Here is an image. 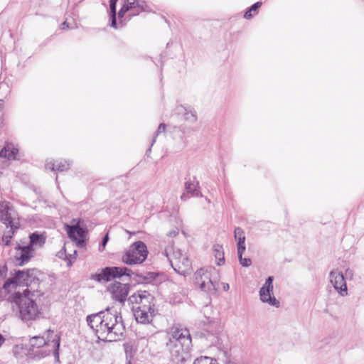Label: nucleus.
<instances>
[{
	"label": "nucleus",
	"mask_w": 364,
	"mask_h": 364,
	"mask_svg": "<svg viewBox=\"0 0 364 364\" xmlns=\"http://www.w3.org/2000/svg\"><path fill=\"white\" fill-rule=\"evenodd\" d=\"M109 241V233L107 232L102 238L100 245L105 248Z\"/></svg>",
	"instance_id": "f704fd0d"
},
{
	"label": "nucleus",
	"mask_w": 364,
	"mask_h": 364,
	"mask_svg": "<svg viewBox=\"0 0 364 364\" xmlns=\"http://www.w3.org/2000/svg\"><path fill=\"white\" fill-rule=\"evenodd\" d=\"M193 364H218L217 360L208 356H200L195 359Z\"/></svg>",
	"instance_id": "bb28decb"
},
{
	"label": "nucleus",
	"mask_w": 364,
	"mask_h": 364,
	"mask_svg": "<svg viewBox=\"0 0 364 364\" xmlns=\"http://www.w3.org/2000/svg\"><path fill=\"white\" fill-rule=\"evenodd\" d=\"M154 296L146 290H139L128 298L130 303H135L139 305L137 307L142 309H154Z\"/></svg>",
	"instance_id": "ddd939ff"
},
{
	"label": "nucleus",
	"mask_w": 364,
	"mask_h": 364,
	"mask_svg": "<svg viewBox=\"0 0 364 364\" xmlns=\"http://www.w3.org/2000/svg\"><path fill=\"white\" fill-rule=\"evenodd\" d=\"M213 252L217 260V264L220 266L225 262V257L223 246L220 245H215L213 246Z\"/></svg>",
	"instance_id": "b1692460"
},
{
	"label": "nucleus",
	"mask_w": 364,
	"mask_h": 364,
	"mask_svg": "<svg viewBox=\"0 0 364 364\" xmlns=\"http://www.w3.org/2000/svg\"><path fill=\"white\" fill-rule=\"evenodd\" d=\"M273 281L274 277L272 276L266 279L264 284L259 291V298L263 303H267L270 306L279 307V302L273 295Z\"/></svg>",
	"instance_id": "9b49d317"
},
{
	"label": "nucleus",
	"mask_w": 364,
	"mask_h": 364,
	"mask_svg": "<svg viewBox=\"0 0 364 364\" xmlns=\"http://www.w3.org/2000/svg\"><path fill=\"white\" fill-rule=\"evenodd\" d=\"M30 242L28 245H31L33 247L34 245L41 247L46 242V237L43 234L38 232H34L31 233L29 235Z\"/></svg>",
	"instance_id": "5701e85b"
},
{
	"label": "nucleus",
	"mask_w": 364,
	"mask_h": 364,
	"mask_svg": "<svg viewBox=\"0 0 364 364\" xmlns=\"http://www.w3.org/2000/svg\"><path fill=\"white\" fill-rule=\"evenodd\" d=\"M118 0H109V26L119 29L117 20V3Z\"/></svg>",
	"instance_id": "4be33fe9"
},
{
	"label": "nucleus",
	"mask_w": 364,
	"mask_h": 364,
	"mask_svg": "<svg viewBox=\"0 0 364 364\" xmlns=\"http://www.w3.org/2000/svg\"><path fill=\"white\" fill-rule=\"evenodd\" d=\"M345 277H346V279H352L353 277V270H351L349 268L346 269L345 272Z\"/></svg>",
	"instance_id": "c9c22d12"
},
{
	"label": "nucleus",
	"mask_w": 364,
	"mask_h": 364,
	"mask_svg": "<svg viewBox=\"0 0 364 364\" xmlns=\"http://www.w3.org/2000/svg\"><path fill=\"white\" fill-rule=\"evenodd\" d=\"M18 151L17 145L11 142H6L0 150V169L8 167L10 161L16 160Z\"/></svg>",
	"instance_id": "f8f14e48"
},
{
	"label": "nucleus",
	"mask_w": 364,
	"mask_h": 364,
	"mask_svg": "<svg viewBox=\"0 0 364 364\" xmlns=\"http://www.w3.org/2000/svg\"><path fill=\"white\" fill-rule=\"evenodd\" d=\"M8 269L6 265L0 266V279H4L6 275Z\"/></svg>",
	"instance_id": "473e14b6"
},
{
	"label": "nucleus",
	"mask_w": 364,
	"mask_h": 364,
	"mask_svg": "<svg viewBox=\"0 0 364 364\" xmlns=\"http://www.w3.org/2000/svg\"><path fill=\"white\" fill-rule=\"evenodd\" d=\"M178 111L183 114L184 120L188 123L193 124L197 121L196 112L191 107L180 105Z\"/></svg>",
	"instance_id": "412c9836"
},
{
	"label": "nucleus",
	"mask_w": 364,
	"mask_h": 364,
	"mask_svg": "<svg viewBox=\"0 0 364 364\" xmlns=\"http://www.w3.org/2000/svg\"><path fill=\"white\" fill-rule=\"evenodd\" d=\"M223 289L224 291H228L230 289V286L228 283H223Z\"/></svg>",
	"instance_id": "ea45409f"
},
{
	"label": "nucleus",
	"mask_w": 364,
	"mask_h": 364,
	"mask_svg": "<svg viewBox=\"0 0 364 364\" xmlns=\"http://www.w3.org/2000/svg\"><path fill=\"white\" fill-rule=\"evenodd\" d=\"M134 316L136 321L141 323H149L152 321L154 316V309H142L139 307L133 308Z\"/></svg>",
	"instance_id": "a211bd4d"
},
{
	"label": "nucleus",
	"mask_w": 364,
	"mask_h": 364,
	"mask_svg": "<svg viewBox=\"0 0 364 364\" xmlns=\"http://www.w3.org/2000/svg\"><path fill=\"white\" fill-rule=\"evenodd\" d=\"M164 255L170 262L173 269L180 274L185 275L191 266V261L187 256L172 245L165 248Z\"/></svg>",
	"instance_id": "0eeeda50"
},
{
	"label": "nucleus",
	"mask_w": 364,
	"mask_h": 364,
	"mask_svg": "<svg viewBox=\"0 0 364 364\" xmlns=\"http://www.w3.org/2000/svg\"><path fill=\"white\" fill-rule=\"evenodd\" d=\"M165 130H166V124L164 123L160 124L159 127H158V129H157V130L155 132V136H154V137L153 139V141H152V143H151V146H153L154 143L155 142L156 136L159 135L161 133L164 132Z\"/></svg>",
	"instance_id": "7c9ffc66"
},
{
	"label": "nucleus",
	"mask_w": 364,
	"mask_h": 364,
	"mask_svg": "<svg viewBox=\"0 0 364 364\" xmlns=\"http://www.w3.org/2000/svg\"><path fill=\"white\" fill-rule=\"evenodd\" d=\"M239 262L242 267H248L252 264V260L250 258L242 257V256L238 257Z\"/></svg>",
	"instance_id": "c85d7f7f"
},
{
	"label": "nucleus",
	"mask_w": 364,
	"mask_h": 364,
	"mask_svg": "<svg viewBox=\"0 0 364 364\" xmlns=\"http://www.w3.org/2000/svg\"><path fill=\"white\" fill-rule=\"evenodd\" d=\"M262 6L261 1H257L253 4L245 13L244 18L246 19H250L252 17V11H257L259 8Z\"/></svg>",
	"instance_id": "cd10ccee"
},
{
	"label": "nucleus",
	"mask_w": 364,
	"mask_h": 364,
	"mask_svg": "<svg viewBox=\"0 0 364 364\" xmlns=\"http://www.w3.org/2000/svg\"><path fill=\"white\" fill-rule=\"evenodd\" d=\"M234 237L235 240H237V244H245L246 238L245 233L241 228L237 227L235 228Z\"/></svg>",
	"instance_id": "393cba45"
},
{
	"label": "nucleus",
	"mask_w": 364,
	"mask_h": 364,
	"mask_svg": "<svg viewBox=\"0 0 364 364\" xmlns=\"http://www.w3.org/2000/svg\"><path fill=\"white\" fill-rule=\"evenodd\" d=\"M88 326L93 330L97 338L102 341H117L124 337L125 326L120 313L113 309L87 316Z\"/></svg>",
	"instance_id": "f257e3e1"
},
{
	"label": "nucleus",
	"mask_w": 364,
	"mask_h": 364,
	"mask_svg": "<svg viewBox=\"0 0 364 364\" xmlns=\"http://www.w3.org/2000/svg\"><path fill=\"white\" fill-rule=\"evenodd\" d=\"M69 28H70V26H69L68 23L67 22V21H65L62 23V29Z\"/></svg>",
	"instance_id": "58836bf2"
},
{
	"label": "nucleus",
	"mask_w": 364,
	"mask_h": 364,
	"mask_svg": "<svg viewBox=\"0 0 364 364\" xmlns=\"http://www.w3.org/2000/svg\"><path fill=\"white\" fill-rule=\"evenodd\" d=\"M5 338L0 333V346H2V344L4 343Z\"/></svg>",
	"instance_id": "a19ab883"
},
{
	"label": "nucleus",
	"mask_w": 364,
	"mask_h": 364,
	"mask_svg": "<svg viewBox=\"0 0 364 364\" xmlns=\"http://www.w3.org/2000/svg\"><path fill=\"white\" fill-rule=\"evenodd\" d=\"M37 273L36 269L15 270L14 276L4 282L3 289L7 291L11 285L13 287L23 285L33 291H37L40 281L37 277ZM26 291H28V289Z\"/></svg>",
	"instance_id": "423d86ee"
},
{
	"label": "nucleus",
	"mask_w": 364,
	"mask_h": 364,
	"mask_svg": "<svg viewBox=\"0 0 364 364\" xmlns=\"http://www.w3.org/2000/svg\"><path fill=\"white\" fill-rule=\"evenodd\" d=\"M237 255L242 256L245 252L246 247L245 244H237Z\"/></svg>",
	"instance_id": "2f4dec72"
},
{
	"label": "nucleus",
	"mask_w": 364,
	"mask_h": 364,
	"mask_svg": "<svg viewBox=\"0 0 364 364\" xmlns=\"http://www.w3.org/2000/svg\"><path fill=\"white\" fill-rule=\"evenodd\" d=\"M191 197L190 193H188L186 191H185L181 196V199L183 201H186L189 198Z\"/></svg>",
	"instance_id": "e433bc0d"
},
{
	"label": "nucleus",
	"mask_w": 364,
	"mask_h": 364,
	"mask_svg": "<svg viewBox=\"0 0 364 364\" xmlns=\"http://www.w3.org/2000/svg\"><path fill=\"white\" fill-rule=\"evenodd\" d=\"M123 276L129 277L130 280L137 284L156 285L158 282L159 274L152 272H133L126 267H107L102 269L99 273L92 274L90 279L97 282H107L112 279L120 278Z\"/></svg>",
	"instance_id": "7ed1b4c3"
},
{
	"label": "nucleus",
	"mask_w": 364,
	"mask_h": 364,
	"mask_svg": "<svg viewBox=\"0 0 364 364\" xmlns=\"http://www.w3.org/2000/svg\"><path fill=\"white\" fill-rule=\"evenodd\" d=\"M330 282L337 292L342 296L348 294V287L343 274L337 269L329 274Z\"/></svg>",
	"instance_id": "2eb2a0df"
},
{
	"label": "nucleus",
	"mask_w": 364,
	"mask_h": 364,
	"mask_svg": "<svg viewBox=\"0 0 364 364\" xmlns=\"http://www.w3.org/2000/svg\"><path fill=\"white\" fill-rule=\"evenodd\" d=\"M50 353V351L48 352H41V357L43 358L45 356H46L47 355H48Z\"/></svg>",
	"instance_id": "79ce46f5"
},
{
	"label": "nucleus",
	"mask_w": 364,
	"mask_h": 364,
	"mask_svg": "<svg viewBox=\"0 0 364 364\" xmlns=\"http://www.w3.org/2000/svg\"><path fill=\"white\" fill-rule=\"evenodd\" d=\"M77 256V250H74L73 254H70L69 255H67V257L65 258V260L67 261V266L71 267L73 264V260L76 259Z\"/></svg>",
	"instance_id": "c756f323"
},
{
	"label": "nucleus",
	"mask_w": 364,
	"mask_h": 364,
	"mask_svg": "<svg viewBox=\"0 0 364 364\" xmlns=\"http://www.w3.org/2000/svg\"><path fill=\"white\" fill-rule=\"evenodd\" d=\"M194 282L201 291L208 294L215 293L218 288V282L211 279L210 274L203 269H200L195 272Z\"/></svg>",
	"instance_id": "1a4fd4ad"
},
{
	"label": "nucleus",
	"mask_w": 364,
	"mask_h": 364,
	"mask_svg": "<svg viewBox=\"0 0 364 364\" xmlns=\"http://www.w3.org/2000/svg\"><path fill=\"white\" fill-rule=\"evenodd\" d=\"M65 230L68 237L75 242L78 247H83L85 246L87 231L82 227L80 220L72 225H66Z\"/></svg>",
	"instance_id": "9d476101"
},
{
	"label": "nucleus",
	"mask_w": 364,
	"mask_h": 364,
	"mask_svg": "<svg viewBox=\"0 0 364 364\" xmlns=\"http://www.w3.org/2000/svg\"><path fill=\"white\" fill-rule=\"evenodd\" d=\"M0 221L9 229L1 238L4 245L9 246L14 233L20 228L18 214L9 202L0 203Z\"/></svg>",
	"instance_id": "20e7f679"
},
{
	"label": "nucleus",
	"mask_w": 364,
	"mask_h": 364,
	"mask_svg": "<svg viewBox=\"0 0 364 364\" xmlns=\"http://www.w3.org/2000/svg\"><path fill=\"white\" fill-rule=\"evenodd\" d=\"M52 343H53V355L55 357V360L56 362H59V349L60 344V338L58 335L55 334L54 338L52 340Z\"/></svg>",
	"instance_id": "a878e982"
},
{
	"label": "nucleus",
	"mask_w": 364,
	"mask_h": 364,
	"mask_svg": "<svg viewBox=\"0 0 364 364\" xmlns=\"http://www.w3.org/2000/svg\"><path fill=\"white\" fill-rule=\"evenodd\" d=\"M70 164L65 160L57 161L55 162L53 161H47L46 164V168L48 170L58 171L59 172H63L67 171L70 168Z\"/></svg>",
	"instance_id": "aec40b11"
},
{
	"label": "nucleus",
	"mask_w": 364,
	"mask_h": 364,
	"mask_svg": "<svg viewBox=\"0 0 364 364\" xmlns=\"http://www.w3.org/2000/svg\"><path fill=\"white\" fill-rule=\"evenodd\" d=\"M46 337L45 336H36L30 338L29 340V346L30 350H33L35 348H40L46 345H48L49 342H52V340L55 336V333L53 330L48 329L46 332Z\"/></svg>",
	"instance_id": "f3484780"
},
{
	"label": "nucleus",
	"mask_w": 364,
	"mask_h": 364,
	"mask_svg": "<svg viewBox=\"0 0 364 364\" xmlns=\"http://www.w3.org/2000/svg\"><path fill=\"white\" fill-rule=\"evenodd\" d=\"M129 284L128 283L122 284L114 281L109 287L108 291L112 294V298L120 303H124L129 292Z\"/></svg>",
	"instance_id": "4468645a"
},
{
	"label": "nucleus",
	"mask_w": 364,
	"mask_h": 364,
	"mask_svg": "<svg viewBox=\"0 0 364 364\" xmlns=\"http://www.w3.org/2000/svg\"><path fill=\"white\" fill-rule=\"evenodd\" d=\"M26 292L23 294L15 292L9 297L8 301L12 304L14 310L16 309L18 311L21 319L28 321L35 319L40 311L35 301L29 298Z\"/></svg>",
	"instance_id": "39448f33"
},
{
	"label": "nucleus",
	"mask_w": 364,
	"mask_h": 364,
	"mask_svg": "<svg viewBox=\"0 0 364 364\" xmlns=\"http://www.w3.org/2000/svg\"><path fill=\"white\" fill-rule=\"evenodd\" d=\"M15 249L16 250L15 254V260L18 266H23L33 257L34 249L31 245H27L21 246L19 244H17Z\"/></svg>",
	"instance_id": "dca6fc26"
},
{
	"label": "nucleus",
	"mask_w": 364,
	"mask_h": 364,
	"mask_svg": "<svg viewBox=\"0 0 364 364\" xmlns=\"http://www.w3.org/2000/svg\"><path fill=\"white\" fill-rule=\"evenodd\" d=\"M57 257H58L59 258H61V259H64L65 257H67V254H66V250L65 247H63V249L61 250H60L58 253H57Z\"/></svg>",
	"instance_id": "72a5a7b5"
},
{
	"label": "nucleus",
	"mask_w": 364,
	"mask_h": 364,
	"mask_svg": "<svg viewBox=\"0 0 364 364\" xmlns=\"http://www.w3.org/2000/svg\"><path fill=\"white\" fill-rule=\"evenodd\" d=\"M166 346L171 358L177 364L183 363L191 358L192 339L188 329L181 325H173L168 332Z\"/></svg>",
	"instance_id": "f03ea898"
},
{
	"label": "nucleus",
	"mask_w": 364,
	"mask_h": 364,
	"mask_svg": "<svg viewBox=\"0 0 364 364\" xmlns=\"http://www.w3.org/2000/svg\"><path fill=\"white\" fill-rule=\"evenodd\" d=\"M148 255L146 245L142 241L134 242L122 255V260L129 265L139 264L144 262Z\"/></svg>",
	"instance_id": "6e6552de"
},
{
	"label": "nucleus",
	"mask_w": 364,
	"mask_h": 364,
	"mask_svg": "<svg viewBox=\"0 0 364 364\" xmlns=\"http://www.w3.org/2000/svg\"><path fill=\"white\" fill-rule=\"evenodd\" d=\"M178 233V230H172V231H170L167 235L168 237H175L177 234Z\"/></svg>",
	"instance_id": "4c0bfd02"
},
{
	"label": "nucleus",
	"mask_w": 364,
	"mask_h": 364,
	"mask_svg": "<svg viewBox=\"0 0 364 364\" xmlns=\"http://www.w3.org/2000/svg\"><path fill=\"white\" fill-rule=\"evenodd\" d=\"M185 180V191L190 193L191 197H202V193L200 191L199 181L197 180L196 177H186Z\"/></svg>",
	"instance_id": "6ab92c4d"
}]
</instances>
